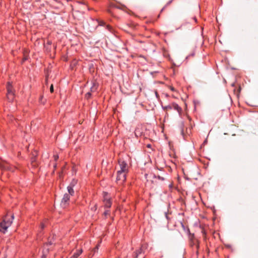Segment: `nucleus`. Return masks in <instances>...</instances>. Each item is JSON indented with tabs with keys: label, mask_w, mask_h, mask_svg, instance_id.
Instances as JSON below:
<instances>
[{
	"label": "nucleus",
	"mask_w": 258,
	"mask_h": 258,
	"mask_svg": "<svg viewBox=\"0 0 258 258\" xmlns=\"http://www.w3.org/2000/svg\"><path fill=\"white\" fill-rule=\"evenodd\" d=\"M14 218V215L11 216V219H9L7 217H6L0 223V226L1 227L0 231L3 233H5L8 228L11 225Z\"/></svg>",
	"instance_id": "obj_1"
},
{
	"label": "nucleus",
	"mask_w": 258,
	"mask_h": 258,
	"mask_svg": "<svg viewBox=\"0 0 258 258\" xmlns=\"http://www.w3.org/2000/svg\"><path fill=\"white\" fill-rule=\"evenodd\" d=\"M118 171L127 172H128V166L126 163H125L124 161L119 159L118 160Z\"/></svg>",
	"instance_id": "obj_2"
},
{
	"label": "nucleus",
	"mask_w": 258,
	"mask_h": 258,
	"mask_svg": "<svg viewBox=\"0 0 258 258\" xmlns=\"http://www.w3.org/2000/svg\"><path fill=\"white\" fill-rule=\"evenodd\" d=\"M127 172H117V176H116V181L119 183H122L126 179V175Z\"/></svg>",
	"instance_id": "obj_3"
},
{
	"label": "nucleus",
	"mask_w": 258,
	"mask_h": 258,
	"mask_svg": "<svg viewBox=\"0 0 258 258\" xmlns=\"http://www.w3.org/2000/svg\"><path fill=\"white\" fill-rule=\"evenodd\" d=\"M7 97L10 101H12L14 99V93L12 90V86L11 84L9 82L7 86Z\"/></svg>",
	"instance_id": "obj_4"
},
{
	"label": "nucleus",
	"mask_w": 258,
	"mask_h": 258,
	"mask_svg": "<svg viewBox=\"0 0 258 258\" xmlns=\"http://www.w3.org/2000/svg\"><path fill=\"white\" fill-rule=\"evenodd\" d=\"M164 110H171L172 109H174L178 111V112L180 113L182 111L181 108L176 103H173L171 105H169L163 107Z\"/></svg>",
	"instance_id": "obj_5"
},
{
	"label": "nucleus",
	"mask_w": 258,
	"mask_h": 258,
	"mask_svg": "<svg viewBox=\"0 0 258 258\" xmlns=\"http://www.w3.org/2000/svg\"><path fill=\"white\" fill-rule=\"evenodd\" d=\"M70 198V196L68 194H65L61 200L60 205L63 208H66L68 205V202Z\"/></svg>",
	"instance_id": "obj_6"
},
{
	"label": "nucleus",
	"mask_w": 258,
	"mask_h": 258,
	"mask_svg": "<svg viewBox=\"0 0 258 258\" xmlns=\"http://www.w3.org/2000/svg\"><path fill=\"white\" fill-rule=\"evenodd\" d=\"M53 242L50 239H48V242L46 243L44 246V249L43 250V255L42 258H45L46 257V254L48 252L49 248L47 247L48 245L52 244Z\"/></svg>",
	"instance_id": "obj_7"
},
{
	"label": "nucleus",
	"mask_w": 258,
	"mask_h": 258,
	"mask_svg": "<svg viewBox=\"0 0 258 258\" xmlns=\"http://www.w3.org/2000/svg\"><path fill=\"white\" fill-rule=\"evenodd\" d=\"M104 206L106 208H110L111 206V203L110 201V198L108 196V195L107 193L104 194Z\"/></svg>",
	"instance_id": "obj_8"
},
{
	"label": "nucleus",
	"mask_w": 258,
	"mask_h": 258,
	"mask_svg": "<svg viewBox=\"0 0 258 258\" xmlns=\"http://www.w3.org/2000/svg\"><path fill=\"white\" fill-rule=\"evenodd\" d=\"M68 191L69 192V195L70 196H73L74 194V190L73 189V186L71 185H70L68 186Z\"/></svg>",
	"instance_id": "obj_9"
},
{
	"label": "nucleus",
	"mask_w": 258,
	"mask_h": 258,
	"mask_svg": "<svg viewBox=\"0 0 258 258\" xmlns=\"http://www.w3.org/2000/svg\"><path fill=\"white\" fill-rule=\"evenodd\" d=\"M144 246H142V247L140 248V249L137 251V252H135V258H137L139 254H141L143 251V249H144Z\"/></svg>",
	"instance_id": "obj_10"
},
{
	"label": "nucleus",
	"mask_w": 258,
	"mask_h": 258,
	"mask_svg": "<svg viewBox=\"0 0 258 258\" xmlns=\"http://www.w3.org/2000/svg\"><path fill=\"white\" fill-rule=\"evenodd\" d=\"M82 249L78 250L74 254V255L72 256L71 258H78L79 256V255L82 253Z\"/></svg>",
	"instance_id": "obj_11"
},
{
	"label": "nucleus",
	"mask_w": 258,
	"mask_h": 258,
	"mask_svg": "<svg viewBox=\"0 0 258 258\" xmlns=\"http://www.w3.org/2000/svg\"><path fill=\"white\" fill-rule=\"evenodd\" d=\"M33 155L36 156V155ZM35 161H36L35 157L32 158V159H31V163L32 164L33 166H36V165H37V164H35L34 163Z\"/></svg>",
	"instance_id": "obj_12"
},
{
	"label": "nucleus",
	"mask_w": 258,
	"mask_h": 258,
	"mask_svg": "<svg viewBox=\"0 0 258 258\" xmlns=\"http://www.w3.org/2000/svg\"><path fill=\"white\" fill-rule=\"evenodd\" d=\"M96 87L95 86V85H94L91 88V91L92 92H93V91H95L96 90Z\"/></svg>",
	"instance_id": "obj_13"
},
{
	"label": "nucleus",
	"mask_w": 258,
	"mask_h": 258,
	"mask_svg": "<svg viewBox=\"0 0 258 258\" xmlns=\"http://www.w3.org/2000/svg\"><path fill=\"white\" fill-rule=\"evenodd\" d=\"M98 246H99V245H97L93 250V251L94 252V253L96 252L97 250L98 249Z\"/></svg>",
	"instance_id": "obj_14"
},
{
	"label": "nucleus",
	"mask_w": 258,
	"mask_h": 258,
	"mask_svg": "<svg viewBox=\"0 0 258 258\" xmlns=\"http://www.w3.org/2000/svg\"><path fill=\"white\" fill-rule=\"evenodd\" d=\"M50 91L51 93L53 92V86L52 84H51V85L50 86Z\"/></svg>",
	"instance_id": "obj_15"
},
{
	"label": "nucleus",
	"mask_w": 258,
	"mask_h": 258,
	"mask_svg": "<svg viewBox=\"0 0 258 258\" xmlns=\"http://www.w3.org/2000/svg\"><path fill=\"white\" fill-rule=\"evenodd\" d=\"M76 183V181L73 180L70 185H71L73 187Z\"/></svg>",
	"instance_id": "obj_16"
},
{
	"label": "nucleus",
	"mask_w": 258,
	"mask_h": 258,
	"mask_svg": "<svg viewBox=\"0 0 258 258\" xmlns=\"http://www.w3.org/2000/svg\"><path fill=\"white\" fill-rule=\"evenodd\" d=\"M104 215L106 216L107 215H109V211L108 210H106L104 212Z\"/></svg>",
	"instance_id": "obj_17"
},
{
	"label": "nucleus",
	"mask_w": 258,
	"mask_h": 258,
	"mask_svg": "<svg viewBox=\"0 0 258 258\" xmlns=\"http://www.w3.org/2000/svg\"><path fill=\"white\" fill-rule=\"evenodd\" d=\"M91 96V93L88 92L86 94V98H88Z\"/></svg>",
	"instance_id": "obj_18"
},
{
	"label": "nucleus",
	"mask_w": 258,
	"mask_h": 258,
	"mask_svg": "<svg viewBox=\"0 0 258 258\" xmlns=\"http://www.w3.org/2000/svg\"><path fill=\"white\" fill-rule=\"evenodd\" d=\"M54 158L55 160H57L58 158V156L57 155H54Z\"/></svg>",
	"instance_id": "obj_19"
},
{
	"label": "nucleus",
	"mask_w": 258,
	"mask_h": 258,
	"mask_svg": "<svg viewBox=\"0 0 258 258\" xmlns=\"http://www.w3.org/2000/svg\"><path fill=\"white\" fill-rule=\"evenodd\" d=\"M40 227H41V229H43L44 228V227H45V225H44V224L43 223H41V225H40Z\"/></svg>",
	"instance_id": "obj_20"
},
{
	"label": "nucleus",
	"mask_w": 258,
	"mask_h": 258,
	"mask_svg": "<svg viewBox=\"0 0 258 258\" xmlns=\"http://www.w3.org/2000/svg\"><path fill=\"white\" fill-rule=\"evenodd\" d=\"M157 177H158V179H161L162 180H163L164 179L163 177H162L160 176L159 175H158Z\"/></svg>",
	"instance_id": "obj_21"
},
{
	"label": "nucleus",
	"mask_w": 258,
	"mask_h": 258,
	"mask_svg": "<svg viewBox=\"0 0 258 258\" xmlns=\"http://www.w3.org/2000/svg\"><path fill=\"white\" fill-rule=\"evenodd\" d=\"M181 133L182 134H183V130H181Z\"/></svg>",
	"instance_id": "obj_22"
},
{
	"label": "nucleus",
	"mask_w": 258,
	"mask_h": 258,
	"mask_svg": "<svg viewBox=\"0 0 258 258\" xmlns=\"http://www.w3.org/2000/svg\"><path fill=\"white\" fill-rule=\"evenodd\" d=\"M26 59H27V58L26 57H24L23 60H26Z\"/></svg>",
	"instance_id": "obj_23"
},
{
	"label": "nucleus",
	"mask_w": 258,
	"mask_h": 258,
	"mask_svg": "<svg viewBox=\"0 0 258 258\" xmlns=\"http://www.w3.org/2000/svg\"><path fill=\"white\" fill-rule=\"evenodd\" d=\"M171 90H172V91H174V88H171Z\"/></svg>",
	"instance_id": "obj_24"
},
{
	"label": "nucleus",
	"mask_w": 258,
	"mask_h": 258,
	"mask_svg": "<svg viewBox=\"0 0 258 258\" xmlns=\"http://www.w3.org/2000/svg\"><path fill=\"white\" fill-rule=\"evenodd\" d=\"M2 166L3 165L1 164H0V168L2 167Z\"/></svg>",
	"instance_id": "obj_25"
},
{
	"label": "nucleus",
	"mask_w": 258,
	"mask_h": 258,
	"mask_svg": "<svg viewBox=\"0 0 258 258\" xmlns=\"http://www.w3.org/2000/svg\"><path fill=\"white\" fill-rule=\"evenodd\" d=\"M56 165H55L54 166V168H56Z\"/></svg>",
	"instance_id": "obj_26"
},
{
	"label": "nucleus",
	"mask_w": 258,
	"mask_h": 258,
	"mask_svg": "<svg viewBox=\"0 0 258 258\" xmlns=\"http://www.w3.org/2000/svg\"><path fill=\"white\" fill-rule=\"evenodd\" d=\"M96 210V208L95 207H94V210Z\"/></svg>",
	"instance_id": "obj_27"
},
{
	"label": "nucleus",
	"mask_w": 258,
	"mask_h": 258,
	"mask_svg": "<svg viewBox=\"0 0 258 258\" xmlns=\"http://www.w3.org/2000/svg\"><path fill=\"white\" fill-rule=\"evenodd\" d=\"M199 244H198V245H197V248H198V247H199Z\"/></svg>",
	"instance_id": "obj_28"
}]
</instances>
